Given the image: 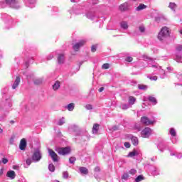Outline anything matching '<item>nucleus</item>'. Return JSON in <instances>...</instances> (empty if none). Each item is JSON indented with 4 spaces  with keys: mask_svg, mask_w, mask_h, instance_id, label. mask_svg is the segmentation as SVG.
<instances>
[{
    "mask_svg": "<svg viewBox=\"0 0 182 182\" xmlns=\"http://www.w3.org/2000/svg\"><path fill=\"white\" fill-rule=\"evenodd\" d=\"M67 109L69 112H73V110L75 109V103H70L67 106Z\"/></svg>",
    "mask_w": 182,
    "mask_h": 182,
    "instance_id": "412c9836",
    "label": "nucleus"
},
{
    "mask_svg": "<svg viewBox=\"0 0 182 182\" xmlns=\"http://www.w3.org/2000/svg\"><path fill=\"white\" fill-rule=\"evenodd\" d=\"M177 50H182V47H178Z\"/></svg>",
    "mask_w": 182,
    "mask_h": 182,
    "instance_id": "09e8293b",
    "label": "nucleus"
},
{
    "mask_svg": "<svg viewBox=\"0 0 182 182\" xmlns=\"http://www.w3.org/2000/svg\"><path fill=\"white\" fill-rule=\"evenodd\" d=\"M151 134V129L149 127H146L144 129L141 131V136L144 139L149 137Z\"/></svg>",
    "mask_w": 182,
    "mask_h": 182,
    "instance_id": "423d86ee",
    "label": "nucleus"
},
{
    "mask_svg": "<svg viewBox=\"0 0 182 182\" xmlns=\"http://www.w3.org/2000/svg\"><path fill=\"white\" fill-rule=\"evenodd\" d=\"M170 134L172 135L173 137H176V136H177V133L176 132V129H174V128H171L170 129Z\"/></svg>",
    "mask_w": 182,
    "mask_h": 182,
    "instance_id": "cd10ccee",
    "label": "nucleus"
},
{
    "mask_svg": "<svg viewBox=\"0 0 182 182\" xmlns=\"http://www.w3.org/2000/svg\"><path fill=\"white\" fill-rule=\"evenodd\" d=\"M65 178H68V176H65Z\"/></svg>",
    "mask_w": 182,
    "mask_h": 182,
    "instance_id": "bf43d9fd",
    "label": "nucleus"
},
{
    "mask_svg": "<svg viewBox=\"0 0 182 182\" xmlns=\"http://www.w3.org/2000/svg\"><path fill=\"white\" fill-rule=\"evenodd\" d=\"M129 178V173H124L122 176V180H127Z\"/></svg>",
    "mask_w": 182,
    "mask_h": 182,
    "instance_id": "f704fd0d",
    "label": "nucleus"
},
{
    "mask_svg": "<svg viewBox=\"0 0 182 182\" xmlns=\"http://www.w3.org/2000/svg\"><path fill=\"white\" fill-rule=\"evenodd\" d=\"M125 60L126 62H133V58L132 57H127Z\"/></svg>",
    "mask_w": 182,
    "mask_h": 182,
    "instance_id": "4c0bfd02",
    "label": "nucleus"
},
{
    "mask_svg": "<svg viewBox=\"0 0 182 182\" xmlns=\"http://www.w3.org/2000/svg\"><path fill=\"white\" fill-rule=\"evenodd\" d=\"M148 100H149V102H151L154 105H157V100L153 96H149Z\"/></svg>",
    "mask_w": 182,
    "mask_h": 182,
    "instance_id": "a211bd4d",
    "label": "nucleus"
},
{
    "mask_svg": "<svg viewBox=\"0 0 182 182\" xmlns=\"http://www.w3.org/2000/svg\"><path fill=\"white\" fill-rule=\"evenodd\" d=\"M6 176L9 177V178H11V180H14L15 177H16V174L15 173V171H9L7 172Z\"/></svg>",
    "mask_w": 182,
    "mask_h": 182,
    "instance_id": "f8f14e48",
    "label": "nucleus"
},
{
    "mask_svg": "<svg viewBox=\"0 0 182 182\" xmlns=\"http://www.w3.org/2000/svg\"><path fill=\"white\" fill-rule=\"evenodd\" d=\"M139 154L137 153V151L134 149L132 151L129 152V154L127 156V157H134V156H137Z\"/></svg>",
    "mask_w": 182,
    "mask_h": 182,
    "instance_id": "f3484780",
    "label": "nucleus"
},
{
    "mask_svg": "<svg viewBox=\"0 0 182 182\" xmlns=\"http://www.w3.org/2000/svg\"><path fill=\"white\" fill-rule=\"evenodd\" d=\"M103 90H105V87H100V88L99 89V92H103Z\"/></svg>",
    "mask_w": 182,
    "mask_h": 182,
    "instance_id": "de8ad7c7",
    "label": "nucleus"
},
{
    "mask_svg": "<svg viewBox=\"0 0 182 182\" xmlns=\"http://www.w3.org/2000/svg\"><path fill=\"white\" fill-rule=\"evenodd\" d=\"M75 161H76V158H75V157L71 156V157L69 159V162H70L71 164H75Z\"/></svg>",
    "mask_w": 182,
    "mask_h": 182,
    "instance_id": "c756f323",
    "label": "nucleus"
},
{
    "mask_svg": "<svg viewBox=\"0 0 182 182\" xmlns=\"http://www.w3.org/2000/svg\"><path fill=\"white\" fill-rule=\"evenodd\" d=\"M146 29L144 28V26H139V31L140 32L143 33L144 32Z\"/></svg>",
    "mask_w": 182,
    "mask_h": 182,
    "instance_id": "79ce46f5",
    "label": "nucleus"
},
{
    "mask_svg": "<svg viewBox=\"0 0 182 182\" xmlns=\"http://www.w3.org/2000/svg\"><path fill=\"white\" fill-rule=\"evenodd\" d=\"M131 141L134 146H137L139 144V139L136 136H132Z\"/></svg>",
    "mask_w": 182,
    "mask_h": 182,
    "instance_id": "2eb2a0df",
    "label": "nucleus"
},
{
    "mask_svg": "<svg viewBox=\"0 0 182 182\" xmlns=\"http://www.w3.org/2000/svg\"><path fill=\"white\" fill-rule=\"evenodd\" d=\"M19 83H21V77H16L14 83L12 85V89H15L16 87L19 86Z\"/></svg>",
    "mask_w": 182,
    "mask_h": 182,
    "instance_id": "9b49d317",
    "label": "nucleus"
},
{
    "mask_svg": "<svg viewBox=\"0 0 182 182\" xmlns=\"http://www.w3.org/2000/svg\"><path fill=\"white\" fill-rule=\"evenodd\" d=\"M4 132V130L2 129H1L0 127V133H2Z\"/></svg>",
    "mask_w": 182,
    "mask_h": 182,
    "instance_id": "603ef678",
    "label": "nucleus"
},
{
    "mask_svg": "<svg viewBox=\"0 0 182 182\" xmlns=\"http://www.w3.org/2000/svg\"><path fill=\"white\" fill-rule=\"evenodd\" d=\"M65 124V122H63V120H62V119H60V121H59V122H58V125L59 126H62L63 124Z\"/></svg>",
    "mask_w": 182,
    "mask_h": 182,
    "instance_id": "c03bdc74",
    "label": "nucleus"
},
{
    "mask_svg": "<svg viewBox=\"0 0 182 182\" xmlns=\"http://www.w3.org/2000/svg\"><path fill=\"white\" fill-rule=\"evenodd\" d=\"M71 150L69 147H62L58 149V153L60 156H66V154H70Z\"/></svg>",
    "mask_w": 182,
    "mask_h": 182,
    "instance_id": "7ed1b4c3",
    "label": "nucleus"
},
{
    "mask_svg": "<svg viewBox=\"0 0 182 182\" xmlns=\"http://www.w3.org/2000/svg\"><path fill=\"white\" fill-rule=\"evenodd\" d=\"M149 79H150V80L156 81V80H157L158 77H157V76L155 75V76L150 77Z\"/></svg>",
    "mask_w": 182,
    "mask_h": 182,
    "instance_id": "ea45409f",
    "label": "nucleus"
},
{
    "mask_svg": "<svg viewBox=\"0 0 182 182\" xmlns=\"http://www.w3.org/2000/svg\"><path fill=\"white\" fill-rule=\"evenodd\" d=\"M124 147H126L127 149H130V147H131L130 142H125V143L124 144Z\"/></svg>",
    "mask_w": 182,
    "mask_h": 182,
    "instance_id": "72a5a7b5",
    "label": "nucleus"
},
{
    "mask_svg": "<svg viewBox=\"0 0 182 182\" xmlns=\"http://www.w3.org/2000/svg\"><path fill=\"white\" fill-rule=\"evenodd\" d=\"M147 6L143 4H141L138 7L136 8V11H143V9H146Z\"/></svg>",
    "mask_w": 182,
    "mask_h": 182,
    "instance_id": "6ab92c4d",
    "label": "nucleus"
},
{
    "mask_svg": "<svg viewBox=\"0 0 182 182\" xmlns=\"http://www.w3.org/2000/svg\"><path fill=\"white\" fill-rule=\"evenodd\" d=\"M2 171H2V169H1V170H0V173H1V174H2Z\"/></svg>",
    "mask_w": 182,
    "mask_h": 182,
    "instance_id": "6e6d98bb",
    "label": "nucleus"
},
{
    "mask_svg": "<svg viewBox=\"0 0 182 182\" xmlns=\"http://www.w3.org/2000/svg\"><path fill=\"white\" fill-rule=\"evenodd\" d=\"M143 180H144V176H143V175H139L136 178L135 181L140 182L143 181Z\"/></svg>",
    "mask_w": 182,
    "mask_h": 182,
    "instance_id": "b1692460",
    "label": "nucleus"
},
{
    "mask_svg": "<svg viewBox=\"0 0 182 182\" xmlns=\"http://www.w3.org/2000/svg\"><path fill=\"white\" fill-rule=\"evenodd\" d=\"M80 171L81 174H85V175L89 174V170L86 167H83V166L80 167Z\"/></svg>",
    "mask_w": 182,
    "mask_h": 182,
    "instance_id": "ddd939ff",
    "label": "nucleus"
},
{
    "mask_svg": "<svg viewBox=\"0 0 182 182\" xmlns=\"http://www.w3.org/2000/svg\"><path fill=\"white\" fill-rule=\"evenodd\" d=\"M59 87H60V82L55 81V82L53 85V90H58L59 89Z\"/></svg>",
    "mask_w": 182,
    "mask_h": 182,
    "instance_id": "dca6fc26",
    "label": "nucleus"
},
{
    "mask_svg": "<svg viewBox=\"0 0 182 182\" xmlns=\"http://www.w3.org/2000/svg\"><path fill=\"white\" fill-rule=\"evenodd\" d=\"M136 102V98L133 96H130L129 97V105H134V103Z\"/></svg>",
    "mask_w": 182,
    "mask_h": 182,
    "instance_id": "4be33fe9",
    "label": "nucleus"
},
{
    "mask_svg": "<svg viewBox=\"0 0 182 182\" xmlns=\"http://www.w3.org/2000/svg\"><path fill=\"white\" fill-rule=\"evenodd\" d=\"M9 160L6 158H2L1 159V162L3 163V164H6L8 163Z\"/></svg>",
    "mask_w": 182,
    "mask_h": 182,
    "instance_id": "c9c22d12",
    "label": "nucleus"
},
{
    "mask_svg": "<svg viewBox=\"0 0 182 182\" xmlns=\"http://www.w3.org/2000/svg\"><path fill=\"white\" fill-rule=\"evenodd\" d=\"M73 50H75V52H79L80 47L79 46H73Z\"/></svg>",
    "mask_w": 182,
    "mask_h": 182,
    "instance_id": "58836bf2",
    "label": "nucleus"
},
{
    "mask_svg": "<svg viewBox=\"0 0 182 182\" xmlns=\"http://www.w3.org/2000/svg\"><path fill=\"white\" fill-rule=\"evenodd\" d=\"M48 170L50 171H51L52 173H53V171H55V165H53V164H50L48 165Z\"/></svg>",
    "mask_w": 182,
    "mask_h": 182,
    "instance_id": "c85d7f7f",
    "label": "nucleus"
},
{
    "mask_svg": "<svg viewBox=\"0 0 182 182\" xmlns=\"http://www.w3.org/2000/svg\"><path fill=\"white\" fill-rule=\"evenodd\" d=\"M141 122L142 124H145V126H150V124H153V122L149 119L147 117H142L141 118Z\"/></svg>",
    "mask_w": 182,
    "mask_h": 182,
    "instance_id": "0eeeda50",
    "label": "nucleus"
},
{
    "mask_svg": "<svg viewBox=\"0 0 182 182\" xmlns=\"http://www.w3.org/2000/svg\"><path fill=\"white\" fill-rule=\"evenodd\" d=\"M1 163H2V162H1V161H0V165L1 164Z\"/></svg>",
    "mask_w": 182,
    "mask_h": 182,
    "instance_id": "052dcab7",
    "label": "nucleus"
},
{
    "mask_svg": "<svg viewBox=\"0 0 182 182\" xmlns=\"http://www.w3.org/2000/svg\"><path fill=\"white\" fill-rule=\"evenodd\" d=\"M76 0H71V2H75Z\"/></svg>",
    "mask_w": 182,
    "mask_h": 182,
    "instance_id": "5fc2aeb1",
    "label": "nucleus"
},
{
    "mask_svg": "<svg viewBox=\"0 0 182 182\" xmlns=\"http://www.w3.org/2000/svg\"><path fill=\"white\" fill-rule=\"evenodd\" d=\"M129 173V174L134 176V174H136V173H137V171L136 169H131Z\"/></svg>",
    "mask_w": 182,
    "mask_h": 182,
    "instance_id": "2f4dec72",
    "label": "nucleus"
},
{
    "mask_svg": "<svg viewBox=\"0 0 182 182\" xmlns=\"http://www.w3.org/2000/svg\"><path fill=\"white\" fill-rule=\"evenodd\" d=\"M120 26L122 28V29H127L129 28V25L126 21H122L120 23Z\"/></svg>",
    "mask_w": 182,
    "mask_h": 182,
    "instance_id": "aec40b11",
    "label": "nucleus"
},
{
    "mask_svg": "<svg viewBox=\"0 0 182 182\" xmlns=\"http://www.w3.org/2000/svg\"><path fill=\"white\" fill-rule=\"evenodd\" d=\"M41 159H42V154H41V151L37 150L34 151L32 156L33 161H40Z\"/></svg>",
    "mask_w": 182,
    "mask_h": 182,
    "instance_id": "39448f33",
    "label": "nucleus"
},
{
    "mask_svg": "<svg viewBox=\"0 0 182 182\" xmlns=\"http://www.w3.org/2000/svg\"><path fill=\"white\" fill-rule=\"evenodd\" d=\"M122 109L123 110H127V109H129V107L127 106V105L124 104L122 105Z\"/></svg>",
    "mask_w": 182,
    "mask_h": 182,
    "instance_id": "a19ab883",
    "label": "nucleus"
},
{
    "mask_svg": "<svg viewBox=\"0 0 182 182\" xmlns=\"http://www.w3.org/2000/svg\"><path fill=\"white\" fill-rule=\"evenodd\" d=\"M26 163L27 166H31V164H32V159H27L26 160Z\"/></svg>",
    "mask_w": 182,
    "mask_h": 182,
    "instance_id": "473e14b6",
    "label": "nucleus"
},
{
    "mask_svg": "<svg viewBox=\"0 0 182 182\" xmlns=\"http://www.w3.org/2000/svg\"><path fill=\"white\" fill-rule=\"evenodd\" d=\"M1 5L6 4V5H9L10 8H14V9H19L17 0H1Z\"/></svg>",
    "mask_w": 182,
    "mask_h": 182,
    "instance_id": "f03ea898",
    "label": "nucleus"
},
{
    "mask_svg": "<svg viewBox=\"0 0 182 182\" xmlns=\"http://www.w3.org/2000/svg\"><path fill=\"white\" fill-rule=\"evenodd\" d=\"M138 89H139L140 90H146L147 85H143V84H139V85H138Z\"/></svg>",
    "mask_w": 182,
    "mask_h": 182,
    "instance_id": "5701e85b",
    "label": "nucleus"
},
{
    "mask_svg": "<svg viewBox=\"0 0 182 182\" xmlns=\"http://www.w3.org/2000/svg\"><path fill=\"white\" fill-rule=\"evenodd\" d=\"M33 82H34V85H42L43 80H42V79L38 78V79H35L33 80Z\"/></svg>",
    "mask_w": 182,
    "mask_h": 182,
    "instance_id": "393cba45",
    "label": "nucleus"
},
{
    "mask_svg": "<svg viewBox=\"0 0 182 182\" xmlns=\"http://www.w3.org/2000/svg\"><path fill=\"white\" fill-rule=\"evenodd\" d=\"M113 130H117V127H113Z\"/></svg>",
    "mask_w": 182,
    "mask_h": 182,
    "instance_id": "8fccbe9b",
    "label": "nucleus"
},
{
    "mask_svg": "<svg viewBox=\"0 0 182 182\" xmlns=\"http://www.w3.org/2000/svg\"><path fill=\"white\" fill-rule=\"evenodd\" d=\"M152 68H156V65H152Z\"/></svg>",
    "mask_w": 182,
    "mask_h": 182,
    "instance_id": "13d9d810",
    "label": "nucleus"
},
{
    "mask_svg": "<svg viewBox=\"0 0 182 182\" xmlns=\"http://www.w3.org/2000/svg\"><path fill=\"white\" fill-rule=\"evenodd\" d=\"M10 123L11 124H14V123H15L14 121H10Z\"/></svg>",
    "mask_w": 182,
    "mask_h": 182,
    "instance_id": "3c124183",
    "label": "nucleus"
},
{
    "mask_svg": "<svg viewBox=\"0 0 182 182\" xmlns=\"http://www.w3.org/2000/svg\"><path fill=\"white\" fill-rule=\"evenodd\" d=\"M58 65L65 63V54H58L57 57Z\"/></svg>",
    "mask_w": 182,
    "mask_h": 182,
    "instance_id": "1a4fd4ad",
    "label": "nucleus"
},
{
    "mask_svg": "<svg viewBox=\"0 0 182 182\" xmlns=\"http://www.w3.org/2000/svg\"><path fill=\"white\" fill-rule=\"evenodd\" d=\"M181 35H182V30L179 31Z\"/></svg>",
    "mask_w": 182,
    "mask_h": 182,
    "instance_id": "864d4df0",
    "label": "nucleus"
},
{
    "mask_svg": "<svg viewBox=\"0 0 182 182\" xmlns=\"http://www.w3.org/2000/svg\"><path fill=\"white\" fill-rule=\"evenodd\" d=\"M54 182H60V181H58V180H55Z\"/></svg>",
    "mask_w": 182,
    "mask_h": 182,
    "instance_id": "4d7b16f0",
    "label": "nucleus"
},
{
    "mask_svg": "<svg viewBox=\"0 0 182 182\" xmlns=\"http://www.w3.org/2000/svg\"><path fill=\"white\" fill-rule=\"evenodd\" d=\"M85 108L87 109V110H92V109H93V107L92 106V105H87L85 106Z\"/></svg>",
    "mask_w": 182,
    "mask_h": 182,
    "instance_id": "e433bc0d",
    "label": "nucleus"
},
{
    "mask_svg": "<svg viewBox=\"0 0 182 182\" xmlns=\"http://www.w3.org/2000/svg\"><path fill=\"white\" fill-rule=\"evenodd\" d=\"M48 154L51 157L53 161L55 163L59 161V156H58V154L53 151V149H48Z\"/></svg>",
    "mask_w": 182,
    "mask_h": 182,
    "instance_id": "20e7f679",
    "label": "nucleus"
},
{
    "mask_svg": "<svg viewBox=\"0 0 182 182\" xmlns=\"http://www.w3.org/2000/svg\"><path fill=\"white\" fill-rule=\"evenodd\" d=\"M99 132V124H95L92 127V133L94 134H97Z\"/></svg>",
    "mask_w": 182,
    "mask_h": 182,
    "instance_id": "4468645a",
    "label": "nucleus"
},
{
    "mask_svg": "<svg viewBox=\"0 0 182 182\" xmlns=\"http://www.w3.org/2000/svg\"><path fill=\"white\" fill-rule=\"evenodd\" d=\"M19 149L20 150L25 151L26 149V139H22L20 141V145H19Z\"/></svg>",
    "mask_w": 182,
    "mask_h": 182,
    "instance_id": "9d476101",
    "label": "nucleus"
},
{
    "mask_svg": "<svg viewBox=\"0 0 182 182\" xmlns=\"http://www.w3.org/2000/svg\"><path fill=\"white\" fill-rule=\"evenodd\" d=\"M130 8V4L129 3L125 2L119 6L120 11H129Z\"/></svg>",
    "mask_w": 182,
    "mask_h": 182,
    "instance_id": "6e6552de",
    "label": "nucleus"
},
{
    "mask_svg": "<svg viewBox=\"0 0 182 182\" xmlns=\"http://www.w3.org/2000/svg\"><path fill=\"white\" fill-rule=\"evenodd\" d=\"M86 43V41L81 40L80 42L77 43L75 46H83Z\"/></svg>",
    "mask_w": 182,
    "mask_h": 182,
    "instance_id": "bb28decb",
    "label": "nucleus"
},
{
    "mask_svg": "<svg viewBox=\"0 0 182 182\" xmlns=\"http://www.w3.org/2000/svg\"><path fill=\"white\" fill-rule=\"evenodd\" d=\"M170 36V29L168 27H163L158 34V39L159 41H164V39Z\"/></svg>",
    "mask_w": 182,
    "mask_h": 182,
    "instance_id": "f257e3e1",
    "label": "nucleus"
},
{
    "mask_svg": "<svg viewBox=\"0 0 182 182\" xmlns=\"http://www.w3.org/2000/svg\"><path fill=\"white\" fill-rule=\"evenodd\" d=\"M51 59H53V55H49L48 57V60H51Z\"/></svg>",
    "mask_w": 182,
    "mask_h": 182,
    "instance_id": "a18cd8bd",
    "label": "nucleus"
},
{
    "mask_svg": "<svg viewBox=\"0 0 182 182\" xmlns=\"http://www.w3.org/2000/svg\"><path fill=\"white\" fill-rule=\"evenodd\" d=\"M110 68V65L109 63H105L102 66V69H109Z\"/></svg>",
    "mask_w": 182,
    "mask_h": 182,
    "instance_id": "7c9ffc66",
    "label": "nucleus"
},
{
    "mask_svg": "<svg viewBox=\"0 0 182 182\" xmlns=\"http://www.w3.org/2000/svg\"><path fill=\"white\" fill-rule=\"evenodd\" d=\"M95 171H100V168L99 166L95 167Z\"/></svg>",
    "mask_w": 182,
    "mask_h": 182,
    "instance_id": "49530a36",
    "label": "nucleus"
},
{
    "mask_svg": "<svg viewBox=\"0 0 182 182\" xmlns=\"http://www.w3.org/2000/svg\"><path fill=\"white\" fill-rule=\"evenodd\" d=\"M169 8L172 9V11H176V8H177V4L175 3H170Z\"/></svg>",
    "mask_w": 182,
    "mask_h": 182,
    "instance_id": "a878e982",
    "label": "nucleus"
},
{
    "mask_svg": "<svg viewBox=\"0 0 182 182\" xmlns=\"http://www.w3.org/2000/svg\"><path fill=\"white\" fill-rule=\"evenodd\" d=\"M96 50H97L96 46H92V47H91V51H92V53L96 52Z\"/></svg>",
    "mask_w": 182,
    "mask_h": 182,
    "instance_id": "37998d69",
    "label": "nucleus"
}]
</instances>
